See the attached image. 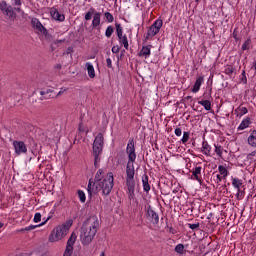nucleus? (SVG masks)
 <instances>
[{"mask_svg":"<svg viewBox=\"0 0 256 256\" xmlns=\"http://www.w3.org/2000/svg\"><path fill=\"white\" fill-rule=\"evenodd\" d=\"M126 153L128 154V163L126 166V187L128 190V199L132 201L135 199V159H137V154H135V141L131 138L128 142Z\"/></svg>","mask_w":256,"mask_h":256,"instance_id":"obj_1","label":"nucleus"},{"mask_svg":"<svg viewBox=\"0 0 256 256\" xmlns=\"http://www.w3.org/2000/svg\"><path fill=\"white\" fill-rule=\"evenodd\" d=\"M103 170L99 169L95 175V181H89L88 184V193L91 195L92 193L97 194L99 191H102L103 195H109L113 190V172H109L106 177L103 179Z\"/></svg>","mask_w":256,"mask_h":256,"instance_id":"obj_2","label":"nucleus"},{"mask_svg":"<svg viewBox=\"0 0 256 256\" xmlns=\"http://www.w3.org/2000/svg\"><path fill=\"white\" fill-rule=\"evenodd\" d=\"M101 227V221L99 217L93 215L87 218L80 228V241L82 245H91Z\"/></svg>","mask_w":256,"mask_h":256,"instance_id":"obj_3","label":"nucleus"},{"mask_svg":"<svg viewBox=\"0 0 256 256\" xmlns=\"http://www.w3.org/2000/svg\"><path fill=\"white\" fill-rule=\"evenodd\" d=\"M103 133H98L93 143V156H94V167H99L98 163L101 162V153H103Z\"/></svg>","mask_w":256,"mask_h":256,"instance_id":"obj_4","label":"nucleus"},{"mask_svg":"<svg viewBox=\"0 0 256 256\" xmlns=\"http://www.w3.org/2000/svg\"><path fill=\"white\" fill-rule=\"evenodd\" d=\"M69 229H71V224H63L57 226L49 237L50 243L61 241V239H63V237L69 233Z\"/></svg>","mask_w":256,"mask_h":256,"instance_id":"obj_5","label":"nucleus"},{"mask_svg":"<svg viewBox=\"0 0 256 256\" xmlns=\"http://www.w3.org/2000/svg\"><path fill=\"white\" fill-rule=\"evenodd\" d=\"M163 27V20L158 19L156 20L153 25L148 29L146 39H149V37H155L159 31H161V28Z\"/></svg>","mask_w":256,"mask_h":256,"instance_id":"obj_6","label":"nucleus"},{"mask_svg":"<svg viewBox=\"0 0 256 256\" xmlns=\"http://www.w3.org/2000/svg\"><path fill=\"white\" fill-rule=\"evenodd\" d=\"M75 241H77V234L73 232L67 241L66 249L63 256L73 255V245H75Z\"/></svg>","mask_w":256,"mask_h":256,"instance_id":"obj_7","label":"nucleus"},{"mask_svg":"<svg viewBox=\"0 0 256 256\" xmlns=\"http://www.w3.org/2000/svg\"><path fill=\"white\" fill-rule=\"evenodd\" d=\"M0 10L2 11V13L4 15H6L7 17H9V19H14L15 17V11H13V7L11 6H7V2L2 1L0 3Z\"/></svg>","mask_w":256,"mask_h":256,"instance_id":"obj_8","label":"nucleus"},{"mask_svg":"<svg viewBox=\"0 0 256 256\" xmlns=\"http://www.w3.org/2000/svg\"><path fill=\"white\" fill-rule=\"evenodd\" d=\"M13 146L16 155H21V153H27V145H25V142L15 140L13 142Z\"/></svg>","mask_w":256,"mask_h":256,"instance_id":"obj_9","label":"nucleus"},{"mask_svg":"<svg viewBox=\"0 0 256 256\" xmlns=\"http://www.w3.org/2000/svg\"><path fill=\"white\" fill-rule=\"evenodd\" d=\"M31 23H32V27H34V29H37V31L42 33V35H47V33H48L47 28L45 26H43V24H41V21H39V19L32 18Z\"/></svg>","mask_w":256,"mask_h":256,"instance_id":"obj_10","label":"nucleus"},{"mask_svg":"<svg viewBox=\"0 0 256 256\" xmlns=\"http://www.w3.org/2000/svg\"><path fill=\"white\" fill-rule=\"evenodd\" d=\"M147 215L148 220L151 221L153 225H157L159 223V214H157V212H155L151 206L148 207Z\"/></svg>","mask_w":256,"mask_h":256,"instance_id":"obj_11","label":"nucleus"},{"mask_svg":"<svg viewBox=\"0 0 256 256\" xmlns=\"http://www.w3.org/2000/svg\"><path fill=\"white\" fill-rule=\"evenodd\" d=\"M40 101H45L46 99H54L55 97V90L47 89L44 91H40Z\"/></svg>","mask_w":256,"mask_h":256,"instance_id":"obj_12","label":"nucleus"},{"mask_svg":"<svg viewBox=\"0 0 256 256\" xmlns=\"http://www.w3.org/2000/svg\"><path fill=\"white\" fill-rule=\"evenodd\" d=\"M50 15L55 21H65V15L59 13V10L56 8H51Z\"/></svg>","mask_w":256,"mask_h":256,"instance_id":"obj_13","label":"nucleus"},{"mask_svg":"<svg viewBox=\"0 0 256 256\" xmlns=\"http://www.w3.org/2000/svg\"><path fill=\"white\" fill-rule=\"evenodd\" d=\"M101 25V12H95L92 20V27L97 28Z\"/></svg>","mask_w":256,"mask_h":256,"instance_id":"obj_14","label":"nucleus"},{"mask_svg":"<svg viewBox=\"0 0 256 256\" xmlns=\"http://www.w3.org/2000/svg\"><path fill=\"white\" fill-rule=\"evenodd\" d=\"M142 183L144 191L149 193V191H151V185H149V176H147V174L142 176Z\"/></svg>","mask_w":256,"mask_h":256,"instance_id":"obj_15","label":"nucleus"},{"mask_svg":"<svg viewBox=\"0 0 256 256\" xmlns=\"http://www.w3.org/2000/svg\"><path fill=\"white\" fill-rule=\"evenodd\" d=\"M151 45L143 46L139 52V57H149L151 55Z\"/></svg>","mask_w":256,"mask_h":256,"instance_id":"obj_16","label":"nucleus"},{"mask_svg":"<svg viewBox=\"0 0 256 256\" xmlns=\"http://www.w3.org/2000/svg\"><path fill=\"white\" fill-rule=\"evenodd\" d=\"M86 68H87L88 76L90 77V79H95V68L93 67V64L89 62L86 63Z\"/></svg>","mask_w":256,"mask_h":256,"instance_id":"obj_17","label":"nucleus"},{"mask_svg":"<svg viewBox=\"0 0 256 256\" xmlns=\"http://www.w3.org/2000/svg\"><path fill=\"white\" fill-rule=\"evenodd\" d=\"M203 83V77H198L193 88H192V92L193 93H197L199 91V89H201V85Z\"/></svg>","mask_w":256,"mask_h":256,"instance_id":"obj_18","label":"nucleus"},{"mask_svg":"<svg viewBox=\"0 0 256 256\" xmlns=\"http://www.w3.org/2000/svg\"><path fill=\"white\" fill-rule=\"evenodd\" d=\"M248 144L251 147H256V130H253L252 134L248 137Z\"/></svg>","mask_w":256,"mask_h":256,"instance_id":"obj_19","label":"nucleus"},{"mask_svg":"<svg viewBox=\"0 0 256 256\" xmlns=\"http://www.w3.org/2000/svg\"><path fill=\"white\" fill-rule=\"evenodd\" d=\"M251 125V120L249 118L244 119L241 124L239 125L238 129L243 131V129H247Z\"/></svg>","mask_w":256,"mask_h":256,"instance_id":"obj_20","label":"nucleus"},{"mask_svg":"<svg viewBox=\"0 0 256 256\" xmlns=\"http://www.w3.org/2000/svg\"><path fill=\"white\" fill-rule=\"evenodd\" d=\"M202 152L204 153V155H207V156L211 155V146H209L207 142H203Z\"/></svg>","mask_w":256,"mask_h":256,"instance_id":"obj_21","label":"nucleus"},{"mask_svg":"<svg viewBox=\"0 0 256 256\" xmlns=\"http://www.w3.org/2000/svg\"><path fill=\"white\" fill-rule=\"evenodd\" d=\"M192 175L196 181L201 182V178L199 177V175H201V166L196 167L192 172Z\"/></svg>","mask_w":256,"mask_h":256,"instance_id":"obj_22","label":"nucleus"},{"mask_svg":"<svg viewBox=\"0 0 256 256\" xmlns=\"http://www.w3.org/2000/svg\"><path fill=\"white\" fill-rule=\"evenodd\" d=\"M199 105H202L206 111H211V101L209 100H201L198 102Z\"/></svg>","mask_w":256,"mask_h":256,"instance_id":"obj_23","label":"nucleus"},{"mask_svg":"<svg viewBox=\"0 0 256 256\" xmlns=\"http://www.w3.org/2000/svg\"><path fill=\"white\" fill-rule=\"evenodd\" d=\"M115 27H116V33H117L118 39L123 38L125 35H123V28L121 27V24L116 23Z\"/></svg>","mask_w":256,"mask_h":256,"instance_id":"obj_24","label":"nucleus"},{"mask_svg":"<svg viewBox=\"0 0 256 256\" xmlns=\"http://www.w3.org/2000/svg\"><path fill=\"white\" fill-rule=\"evenodd\" d=\"M119 42L124 45L125 49H129V40H127V35H124L122 38H119Z\"/></svg>","mask_w":256,"mask_h":256,"instance_id":"obj_25","label":"nucleus"},{"mask_svg":"<svg viewBox=\"0 0 256 256\" xmlns=\"http://www.w3.org/2000/svg\"><path fill=\"white\" fill-rule=\"evenodd\" d=\"M93 15H95V9L90 8V10L85 14V20L86 21H91Z\"/></svg>","mask_w":256,"mask_h":256,"instance_id":"obj_26","label":"nucleus"},{"mask_svg":"<svg viewBox=\"0 0 256 256\" xmlns=\"http://www.w3.org/2000/svg\"><path fill=\"white\" fill-rule=\"evenodd\" d=\"M218 171L220 175H223L224 178L227 177V175H229V171H227V168H225V166H219Z\"/></svg>","mask_w":256,"mask_h":256,"instance_id":"obj_27","label":"nucleus"},{"mask_svg":"<svg viewBox=\"0 0 256 256\" xmlns=\"http://www.w3.org/2000/svg\"><path fill=\"white\" fill-rule=\"evenodd\" d=\"M232 185L239 191V187H241V185H243V182L240 179L234 178L232 180Z\"/></svg>","mask_w":256,"mask_h":256,"instance_id":"obj_28","label":"nucleus"},{"mask_svg":"<svg viewBox=\"0 0 256 256\" xmlns=\"http://www.w3.org/2000/svg\"><path fill=\"white\" fill-rule=\"evenodd\" d=\"M104 17H105L106 21H108V23H113V21H115L113 14H111L110 12H105Z\"/></svg>","mask_w":256,"mask_h":256,"instance_id":"obj_29","label":"nucleus"},{"mask_svg":"<svg viewBox=\"0 0 256 256\" xmlns=\"http://www.w3.org/2000/svg\"><path fill=\"white\" fill-rule=\"evenodd\" d=\"M114 32L115 28H113V26H108L105 32V36L109 39V37H111V35H113Z\"/></svg>","mask_w":256,"mask_h":256,"instance_id":"obj_30","label":"nucleus"},{"mask_svg":"<svg viewBox=\"0 0 256 256\" xmlns=\"http://www.w3.org/2000/svg\"><path fill=\"white\" fill-rule=\"evenodd\" d=\"M249 45H251V39H247L242 45V51H249Z\"/></svg>","mask_w":256,"mask_h":256,"instance_id":"obj_31","label":"nucleus"},{"mask_svg":"<svg viewBox=\"0 0 256 256\" xmlns=\"http://www.w3.org/2000/svg\"><path fill=\"white\" fill-rule=\"evenodd\" d=\"M224 73H226V75H233V73H235V68H233V66H227Z\"/></svg>","mask_w":256,"mask_h":256,"instance_id":"obj_32","label":"nucleus"},{"mask_svg":"<svg viewBox=\"0 0 256 256\" xmlns=\"http://www.w3.org/2000/svg\"><path fill=\"white\" fill-rule=\"evenodd\" d=\"M215 153L218 155V157H223V148L215 145Z\"/></svg>","mask_w":256,"mask_h":256,"instance_id":"obj_33","label":"nucleus"},{"mask_svg":"<svg viewBox=\"0 0 256 256\" xmlns=\"http://www.w3.org/2000/svg\"><path fill=\"white\" fill-rule=\"evenodd\" d=\"M78 197L81 203H85L86 201L85 192H83L82 190H78Z\"/></svg>","mask_w":256,"mask_h":256,"instance_id":"obj_34","label":"nucleus"},{"mask_svg":"<svg viewBox=\"0 0 256 256\" xmlns=\"http://www.w3.org/2000/svg\"><path fill=\"white\" fill-rule=\"evenodd\" d=\"M183 249H185V246H183V244H178L175 247L176 253H179L180 255H183Z\"/></svg>","mask_w":256,"mask_h":256,"instance_id":"obj_35","label":"nucleus"},{"mask_svg":"<svg viewBox=\"0 0 256 256\" xmlns=\"http://www.w3.org/2000/svg\"><path fill=\"white\" fill-rule=\"evenodd\" d=\"M189 135L190 133L189 132H184L183 133V137H182V143H187V141H189Z\"/></svg>","mask_w":256,"mask_h":256,"instance_id":"obj_36","label":"nucleus"},{"mask_svg":"<svg viewBox=\"0 0 256 256\" xmlns=\"http://www.w3.org/2000/svg\"><path fill=\"white\" fill-rule=\"evenodd\" d=\"M41 221V213H36L34 216V223H39Z\"/></svg>","mask_w":256,"mask_h":256,"instance_id":"obj_37","label":"nucleus"},{"mask_svg":"<svg viewBox=\"0 0 256 256\" xmlns=\"http://www.w3.org/2000/svg\"><path fill=\"white\" fill-rule=\"evenodd\" d=\"M238 111L240 112V115H247L248 110L245 107L239 108Z\"/></svg>","mask_w":256,"mask_h":256,"instance_id":"obj_38","label":"nucleus"},{"mask_svg":"<svg viewBox=\"0 0 256 256\" xmlns=\"http://www.w3.org/2000/svg\"><path fill=\"white\" fill-rule=\"evenodd\" d=\"M199 222H197L196 224H188V227L192 230H195V229H199Z\"/></svg>","mask_w":256,"mask_h":256,"instance_id":"obj_39","label":"nucleus"},{"mask_svg":"<svg viewBox=\"0 0 256 256\" xmlns=\"http://www.w3.org/2000/svg\"><path fill=\"white\" fill-rule=\"evenodd\" d=\"M106 63H107V68L108 69H111L113 67V63L111 61V58H107L106 59Z\"/></svg>","mask_w":256,"mask_h":256,"instance_id":"obj_40","label":"nucleus"},{"mask_svg":"<svg viewBox=\"0 0 256 256\" xmlns=\"http://www.w3.org/2000/svg\"><path fill=\"white\" fill-rule=\"evenodd\" d=\"M14 7H21V0H13V4Z\"/></svg>","mask_w":256,"mask_h":256,"instance_id":"obj_41","label":"nucleus"},{"mask_svg":"<svg viewBox=\"0 0 256 256\" xmlns=\"http://www.w3.org/2000/svg\"><path fill=\"white\" fill-rule=\"evenodd\" d=\"M119 51H121V48H119V46L112 47V53H119Z\"/></svg>","mask_w":256,"mask_h":256,"instance_id":"obj_42","label":"nucleus"},{"mask_svg":"<svg viewBox=\"0 0 256 256\" xmlns=\"http://www.w3.org/2000/svg\"><path fill=\"white\" fill-rule=\"evenodd\" d=\"M181 134H182L181 128H176V129H175V135H176L177 137H181Z\"/></svg>","mask_w":256,"mask_h":256,"instance_id":"obj_43","label":"nucleus"},{"mask_svg":"<svg viewBox=\"0 0 256 256\" xmlns=\"http://www.w3.org/2000/svg\"><path fill=\"white\" fill-rule=\"evenodd\" d=\"M256 155V151H253L252 153L247 155V159H253V157H255Z\"/></svg>","mask_w":256,"mask_h":256,"instance_id":"obj_44","label":"nucleus"},{"mask_svg":"<svg viewBox=\"0 0 256 256\" xmlns=\"http://www.w3.org/2000/svg\"><path fill=\"white\" fill-rule=\"evenodd\" d=\"M36 227L37 226L30 225V226L25 228V231H33V229H35Z\"/></svg>","mask_w":256,"mask_h":256,"instance_id":"obj_45","label":"nucleus"},{"mask_svg":"<svg viewBox=\"0 0 256 256\" xmlns=\"http://www.w3.org/2000/svg\"><path fill=\"white\" fill-rule=\"evenodd\" d=\"M242 76H243L242 81H243L244 83H247V76H245V70H243Z\"/></svg>","mask_w":256,"mask_h":256,"instance_id":"obj_46","label":"nucleus"},{"mask_svg":"<svg viewBox=\"0 0 256 256\" xmlns=\"http://www.w3.org/2000/svg\"><path fill=\"white\" fill-rule=\"evenodd\" d=\"M71 53H73V47H68L66 50V54L69 55Z\"/></svg>","mask_w":256,"mask_h":256,"instance_id":"obj_47","label":"nucleus"},{"mask_svg":"<svg viewBox=\"0 0 256 256\" xmlns=\"http://www.w3.org/2000/svg\"><path fill=\"white\" fill-rule=\"evenodd\" d=\"M79 131H80V133H85V128H83L82 123H80V125H79Z\"/></svg>","mask_w":256,"mask_h":256,"instance_id":"obj_48","label":"nucleus"},{"mask_svg":"<svg viewBox=\"0 0 256 256\" xmlns=\"http://www.w3.org/2000/svg\"><path fill=\"white\" fill-rule=\"evenodd\" d=\"M59 43H65V39H61V40H56L54 41L55 45H59Z\"/></svg>","mask_w":256,"mask_h":256,"instance_id":"obj_49","label":"nucleus"},{"mask_svg":"<svg viewBox=\"0 0 256 256\" xmlns=\"http://www.w3.org/2000/svg\"><path fill=\"white\" fill-rule=\"evenodd\" d=\"M62 93H65V90H64V91H59L57 94L55 93V97H60V95H61Z\"/></svg>","mask_w":256,"mask_h":256,"instance_id":"obj_50","label":"nucleus"},{"mask_svg":"<svg viewBox=\"0 0 256 256\" xmlns=\"http://www.w3.org/2000/svg\"><path fill=\"white\" fill-rule=\"evenodd\" d=\"M217 180H218V183L223 181V177H221V175H217Z\"/></svg>","mask_w":256,"mask_h":256,"instance_id":"obj_51","label":"nucleus"},{"mask_svg":"<svg viewBox=\"0 0 256 256\" xmlns=\"http://www.w3.org/2000/svg\"><path fill=\"white\" fill-rule=\"evenodd\" d=\"M14 9L17 11V13H21V7H15Z\"/></svg>","mask_w":256,"mask_h":256,"instance_id":"obj_52","label":"nucleus"},{"mask_svg":"<svg viewBox=\"0 0 256 256\" xmlns=\"http://www.w3.org/2000/svg\"><path fill=\"white\" fill-rule=\"evenodd\" d=\"M61 67H62L61 64H56V65H55V69H58V70H59V69H61Z\"/></svg>","mask_w":256,"mask_h":256,"instance_id":"obj_53","label":"nucleus"},{"mask_svg":"<svg viewBox=\"0 0 256 256\" xmlns=\"http://www.w3.org/2000/svg\"><path fill=\"white\" fill-rule=\"evenodd\" d=\"M185 99H186V101H189V100L192 99V97L191 96H187Z\"/></svg>","mask_w":256,"mask_h":256,"instance_id":"obj_54","label":"nucleus"},{"mask_svg":"<svg viewBox=\"0 0 256 256\" xmlns=\"http://www.w3.org/2000/svg\"><path fill=\"white\" fill-rule=\"evenodd\" d=\"M253 67L255 69V74H256V61L254 62Z\"/></svg>","mask_w":256,"mask_h":256,"instance_id":"obj_55","label":"nucleus"},{"mask_svg":"<svg viewBox=\"0 0 256 256\" xmlns=\"http://www.w3.org/2000/svg\"><path fill=\"white\" fill-rule=\"evenodd\" d=\"M100 256H105V252H102Z\"/></svg>","mask_w":256,"mask_h":256,"instance_id":"obj_56","label":"nucleus"},{"mask_svg":"<svg viewBox=\"0 0 256 256\" xmlns=\"http://www.w3.org/2000/svg\"><path fill=\"white\" fill-rule=\"evenodd\" d=\"M1 227H3V223L0 222V229H1Z\"/></svg>","mask_w":256,"mask_h":256,"instance_id":"obj_57","label":"nucleus"},{"mask_svg":"<svg viewBox=\"0 0 256 256\" xmlns=\"http://www.w3.org/2000/svg\"><path fill=\"white\" fill-rule=\"evenodd\" d=\"M200 0H196V3H199Z\"/></svg>","mask_w":256,"mask_h":256,"instance_id":"obj_58","label":"nucleus"},{"mask_svg":"<svg viewBox=\"0 0 256 256\" xmlns=\"http://www.w3.org/2000/svg\"><path fill=\"white\" fill-rule=\"evenodd\" d=\"M40 225H45V222H43L42 224H40Z\"/></svg>","mask_w":256,"mask_h":256,"instance_id":"obj_59","label":"nucleus"}]
</instances>
